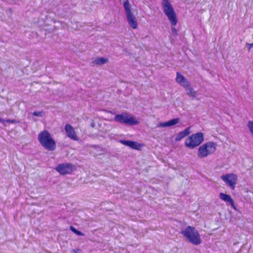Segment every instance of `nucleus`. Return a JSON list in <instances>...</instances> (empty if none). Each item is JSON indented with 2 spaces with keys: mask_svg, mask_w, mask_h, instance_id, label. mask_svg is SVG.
<instances>
[{
  "mask_svg": "<svg viewBox=\"0 0 253 253\" xmlns=\"http://www.w3.org/2000/svg\"><path fill=\"white\" fill-rule=\"evenodd\" d=\"M43 112L42 111H35L33 113V115L37 117H42Z\"/></svg>",
  "mask_w": 253,
  "mask_h": 253,
  "instance_id": "22",
  "label": "nucleus"
},
{
  "mask_svg": "<svg viewBox=\"0 0 253 253\" xmlns=\"http://www.w3.org/2000/svg\"><path fill=\"white\" fill-rule=\"evenodd\" d=\"M163 12L168 17L172 26H175L178 22L176 13L169 0H162Z\"/></svg>",
  "mask_w": 253,
  "mask_h": 253,
  "instance_id": "2",
  "label": "nucleus"
},
{
  "mask_svg": "<svg viewBox=\"0 0 253 253\" xmlns=\"http://www.w3.org/2000/svg\"><path fill=\"white\" fill-rule=\"evenodd\" d=\"M180 85L183 86L185 89H186L190 86V84L186 79L185 80L184 82L183 81Z\"/></svg>",
  "mask_w": 253,
  "mask_h": 253,
  "instance_id": "19",
  "label": "nucleus"
},
{
  "mask_svg": "<svg viewBox=\"0 0 253 253\" xmlns=\"http://www.w3.org/2000/svg\"><path fill=\"white\" fill-rule=\"evenodd\" d=\"M219 198L222 200L226 202H228L233 209L237 210L236 207L235 205L234 201L229 195L223 193H220L219 194Z\"/></svg>",
  "mask_w": 253,
  "mask_h": 253,
  "instance_id": "12",
  "label": "nucleus"
},
{
  "mask_svg": "<svg viewBox=\"0 0 253 253\" xmlns=\"http://www.w3.org/2000/svg\"><path fill=\"white\" fill-rule=\"evenodd\" d=\"M221 178L231 189L234 190L235 188L236 184L238 181V177L236 174L227 173L222 175L221 176Z\"/></svg>",
  "mask_w": 253,
  "mask_h": 253,
  "instance_id": "9",
  "label": "nucleus"
},
{
  "mask_svg": "<svg viewBox=\"0 0 253 253\" xmlns=\"http://www.w3.org/2000/svg\"><path fill=\"white\" fill-rule=\"evenodd\" d=\"M38 138L41 145L45 149L49 151H53L55 150L56 142L47 130H44L41 131L38 134Z\"/></svg>",
  "mask_w": 253,
  "mask_h": 253,
  "instance_id": "1",
  "label": "nucleus"
},
{
  "mask_svg": "<svg viewBox=\"0 0 253 253\" xmlns=\"http://www.w3.org/2000/svg\"><path fill=\"white\" fill-rule=\"evenodd\" d=\"M186 78L181 75L179 72H177L176 73V77L175 79L176 82L179 84H181L183 81L184 82Z\"/></svg>",
  "mask_w": 253,
  "mask_h": 253,
  "instance_id": "17",
  "label": "nucleus"
},
{
  "mask_svg": "<svg viewBox=\"0 0 253 253\" xmlns=\"http://www.w3.org/2000/svg\"><path fill=\"white\" fill-rule=\"evenodd\" d=\"M248 45L249 46V50H250L252 47L253 46V43H248Z\"/></svg>",
  "mask_w": 253,
  "mask_h": 253,
  "instance_id": "25",
  "label": "nucleus"
},
{
  "mask_svg": "<svg viewBox=\"0 0 253 253\" xmlns=\"http://www.w3.org/2000/svg\"><path fill=\"white\" fill-rule=\"evenodd\" d=\"M180 233L194 245H198L201 243L199 232L194 227L188 226L185 229L181 230Z\"/></svg>",
  "mask_w": 253,
  "mask_h": 253,
  "instance_id": "3",
  "label": "nucleus"
},
{
  "mask_svg": "<svg viewBox=\"0 0 253 253\" xmlns=\"http://www.w3.org/2000/svg\"><path fill=\"white\" fill-rule=\"evenodd\" d=\"M179 122V118H174V119H171L168 122H160V123H159L158 126L159 127H169V126H171L175 125L176 124L178 123Z\"/></svg>",
  "mask_w": 253,
  "mask_h": 253,
  "instance_id": "13",
  "label": "nucleus"
},
{
  "mask_svg": "<svg viewBox=\"0 0 253 253\" xmlns=\"http://www.w3.org/2000/svg\"><path fill=\"white\" fill-rule=\"evenodd\" d=\"M65 130L66 135L68 137L75 140H77L78 139V137L76 134L74 128L71 125L69 124L66 125L65 126Z\"/></svg>",
  "mask_w": 253,
  "mask_h": 253,
  "instance_id": "10",
  "label": "nucleus"
},
{
  "mask_svg": "<svg viewBox=\"0 0 253 253\" xmlns=\"http://www.w3.org/2000/svg\"><path fill=\"white\" fill-rule=\"evenodd\" d=\"M217 144L213 141H209L201 145L198 150L199 158H204L213 154L216 150Z\"/></svg>",
  "mask_w": 253,
  "mask_h": 253,
  "instance_id": "4",
  "label": "nucleus"
},
{
  "mask_svg": "<svg viewBox=\"0 0 253 253\" xmlns=\"http://www.w3.org/2000/svg\"><path fill=\"white\" fill-rule=\"evenodd\" d=\"M70 230L73 232H74V233H75L76 234H77V235L78 236H83L84 235V234L83 233H82L81 231H79L77 229H76L75 227H74L73 226H70Z\"/></svg>",
  "mask_w": 253,
  "mask_h": 253,
  "instance_id": "18",
  "label": "nucleus"
},
{
  "mask_svg": "<svg viewBox=\"0 0 253 253\" xmlns=\"http://www.w3.org/2000/svg\"><path fill=\"white\" fill-rule=\"evenodd\" d=\"M0 122H5L8 123L15 124L19 123V121H17L16 120L7 119L6 120H3V119H2L1 118H0Z\"/></svg>",
  "mask_w": 253,
  "mask_h": 253,
  "instance_id": "20",
  "label": "nucleus"
},
{
  "mask_svg": "<svg viewBox=\"0 0 253 253\" xmlns=\"http://www.w3.org/2000/svg\"><path fill=\"white\" fill-rule=\"evenodd\" d=\"M190 133V128L187 127L183 131L179 132L175 137L176 141H179Z\"/></svg>",
  "mask_w": 253,
  "mask_h": 253,
  "instance_id": "14",
  "label": "nucleus"
},
{
  "mask_svg": "<svg viewBox=\"0 0 253 253\" xmlns=\"http://www.w3.org/2000/svg\"><path fill=\"white\" fill-rule=\"evenodd\" d=\"M114 120L116 122L128 126L137 125L139 123V122L134 117L128 115L127 113L116 115Z\"/></svg>",
  "mask_w": 253,
  "mask_h": 253,
  "instance_id": "7",
  "label": "nucleus"
},
{
  "mask_svg": "<svg viewBox=\"0 0 253 253\" xmlns=\"http://www.w3.org/2000/svg\"><path fill=\"white\" fill-rule=\"evenodd\" d=\"M171 34L174 36H176L177 35V31L175 28L172 27Z\"/></svg>",
  "mask_w": 253,
  "mask_h": 253,
  "instance_id": "23",
  "label": "nucleus"
},
{
  "mask_svg": "<svg viewBox=\"0 0 253 253\" xmlns=\"http://www.w3.org/2000/svg\"><path fill=\"white\" fill-rule=\"evenodd\" d=\"M204 140V133L201 132H199L188 137L185 140V146L191 149L199 146Z\"/></svg>",
  "mask_w": 253,
  "mask_h": 253,
  "instance_id": "6",
  "label": "nucleus"
},
{
  "mask_svg": "<svg viewBox=\"0 0 253 253\" xmlns=\"http://www.w3.org/2000/svg\"><path fill=\"white\" fill-rule=\"evenodd\" d=\"M108 61V59L107 58L97 57L92 63H94L97 65H101L106 63Z\"/></svg>",
  "mask_w": 253,
  "mask_h": 253,
  "instance_id": "15",
  "label": "nucleus"
},
{
  "mask_svg": "<svg viewBox=\"0 0 253 253\" xmlns=\"http://www.w3.org/2000/svg\"><path fill=\"white\" fill-rule=\"evenodd\" d=\"M186 91L187 95L189 96L190 97H191L192 99H194L196 97L197 95V92L195 91L192 87L190 86L186 89H185Z\"/></svg>",
  "mask_w": 253,
  "mask_h": 253,
  "instance_id": "16",
  "label": "nucleus"
},
{
  "mask_svg": "<svg viewBox=\"0 0 253 253\" xmlns=\"http://www.w3.org/2000/svg\"><path fill=\"white\" fill-rule=\"evenodd\" d=\"M55 170L61 175L71 174L75 170V167L70 163H62L58 165Z\"/></svg>",
  "mask_w": 253,
  "mask_h": 253,
  "instance_id": "8",
  "label": "nucleus"
},
{
  "mask_svg": "<svg viewBox=\"0 0 253 253\" xmlns=\"http://www.w3.org/2000/svg\"><path fill=\"white\" fill-rule=\"evenodd\" d=\"M119 142L125 146L135 150H139L141 146L140 143L131 140H120Z\"/></svg>",
  "mask_w": 253,
  "mask_h": 253,
  "instance_id": "11",
  "label": "nucleus"
},
{
  "mask_svg": "<svg viewBox=\"0 0 253 253\" xmlns=\"http://www.w3.org/2000/svg\"><path fill=\"white\" fill-rule=\"evenodd\" d=\"M247 126L251 133L253 135V121H249L247 124Z\"/></svg>",
  "mask_w": 253,
  "mask_h": 253,
  "instance_id": "21",
  "label": "nucleus"
},
{
  "mask_svg": "<svg viewBox=\"0 0 253 253\" xmlns=\"http://www.w3.org/2000/svg\"><path fill=\"white\" fill-rule=\"evenodd\" d=\"M123 6L129 26L133 29H137L138 25L137 20L132 11L131 7L128 0H126L124 2Z\"/></svg>",
  "mask_w": 253,
  "mask_h": 253,
  "instance_id": "5",
  "label": "nucleus"
},
{
  "mask_svg": "<svg viewBox=\"0 0 253 253\" xmlns=\"http://www.w3.org/2000/svg\"><path fill=\"white\" fill-rule=\"evenodd\" d=\"M73 252L74 253H81L82 252V251L81 249H74L73 250Z\"/></svg>",
  "mask_w": 253,
  "mask_h": 253,
  "instance_id": "24",
  "label": "nucleus"
}]
</instances>
